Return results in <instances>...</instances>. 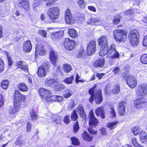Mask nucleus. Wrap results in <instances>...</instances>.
<instances>
[{
  "label": "nucleus",
  "instance_id": "nucleus-29",
  "mask_svg": "<svg viewBox=\"0 0 147 147\" xmlns=\"http://www.w3.org/2000/svg\"><path fill=\"white\" fill-rule=\"evenodd\" d=\"M20 107H14L10 108L9 110V113L10 115H14L18 112Z\"/></svg>",
  "mask_w": 147,
  "mask_h": 147
},
{
  "label": "nucleus",
  "instance_id": "nucleus-59",
  "mask_svg": "<svg viewBox=\"0 0 147 147\" xmlns=\"http://www.w3.org/2000/svg\"><path fill=\"white\" fill-rule=\"evenodd\" d=\"M91 128V127H90V128H88V131L91 134H96L97 132V131L94 130V129H92Z\"/></svg>",
  "mask_w": 147,
  "mask_h": 147
},
{
  "label": "nucleus",
  "instance_id": "nucleus-31",
  "mask_svg": "<svg viewBox=\"0 0 147 147\" xmlns=\"http://www.w3.org/2000/svg\"><path fill=\"white\" fill-rule=\"evenodd\" d=\"M45 53V51L42 47L40 48L39 49L38 46L36 47L35 51V56L37 55L38 53L40 55H42Z\"/></svg>",
  "mask_w": 147,
  "mask_h": 147
},
{
  "label": "nucleus",
  "instance_id": "nucleus-43",
  "mask_svg": "<svg viewBox=\"0 0 147 147\" xmlns=\"http://www.w3.org/2000/svg\"><path fill=\"white\" fill-rule=\"evenodd\" d=\"M63 31H59L56 32L54 34V37L55 38L59 39L62 36L63 34Z\"/></svg>",
  "mask_w": 147,
  "mask_h": 147
},
{
  "label": "nucleus",
  "instance_id": "nucleus-35",
  "mask_svg": "<svg viewBox=\"0 0 147 147\" xmlns=\"http://www.w3.org/2000/svg\"><path fill=\"white\" fill-rule=\"evenodd\" d=\"M82 136L84 139L86 141H90L92 140L93 138L92 137L88 135L86 131L84 132Z\"/></svg>",
  "mask_w": 147,
  "mask_h": 147
},
{
  "label": "nucleus",
  "instance_id": "nucleus-10",
  "mask_svg": "<svg viewBox=\"0 0 147 147\" xmlns=\"http://www.w3.org/2000/svg\"><path fill=\"white\" fill-rule=\"evenodd\" d=\"M65 20L66 22L69 24H73L75 22L74 18L71 14L70 11L69 9H66L65 13Z\"/></svg>",
  "mask_w": 147,
  "mask_h": 147
},
{
  "label": "nucleus",
  "instance_id": "nucleus-27",
  "mask_svg": "<svg viewBox=\"0 0 147 147\" xmlns=\"http://www.w3.org/2000/svg\"><path fill=\"white\" fill-rule=\"evenodd\" d=\"M109 49L108 47H101V49H100L99 53L100 55L102 57L107 53V55L108 56V51Z\"/></svg>",
  "mask_w": 147,
  "mask_h": 147
},
{
  "label": "nucleus",
  "instance_id": "nucleus-45",
  "mask_svg": "<svg viewBox=\"0 0 147 147\" xmlns=\"http://www.w3.org/2000/svg\"><path fill=\"white\" fill-rule=\"evenodd\" d=\"M141 62L144 64H147V54H143L141 57Z\"/></svg>",
  "mask_w": 147,
  "mask_h": 147
},
{
  "label": "nucleus",
  "instance_id": "nucleus-19",
  "mask_svg": "<svg viewBox=\"0 0 147 147\" xmlns=\"http://www.w3.org/2000/svg\"><path fill=\"white\" fill-rule=\"evenodd\" d=\"M101 20L98 19L90 18L87 21V23L92 25H100L101 24Z\"/></svg>",
  "mask_w": 147,
  "mask_h": 147
},
{
  "label": "nucleus",
  "instance_id": "nucleus-60",
  "mask_svg": "<svg viewBox=\"0 0 147 147\" xmlns=\"http://www.w3.org/2000/svg\"><path fill=\"white\" fill-rule=\"evenodd\" d=\"M142 44L144 46H147V35L144 37L142 42Z\"/></svg>",
  "mask_w": 147,
  "mask_h": 147
},
{
  "label": "nucleus",
  "instance_id": "nucleus-24",
  "mask_svg": "<svg viewBox=\"0 0 147 147\" xmlns=\"http://www.w3.org/2000/svg\"><path fill=\"white\" fill-rule=\"evenodd\" d=\"M69 36L73 38L77 37L78 36V33L77 31L74 28L69 29L68 31Z\"/></svg>",
  "mask_w": 147,
  "mask_h": 147
},
{
  "label": "nucleus",
  "instance_id": "nucleus-30",
  "mask_svg": "<svg viewBox=\"0 0 147 147\" xmlns=\"http://www.w3.org/2000/svg\"><path fill=\"white\" fill-rule=\"evenodd\" d=\"M18 88L21 91L25 92L28 90V87L24 83H20L18 86Z\"/></svg>",
  "mask_w": 147,
  "mask_h": 147
},
{
  "label": "nucleus",
  "instance_id": "nucleus-12",
  "mask_svg": "<svg viewBox=\"0 0 147 147\" xmlns=\"http://www.w3.org/2000/svg\"><path fill=\"white\" fill-rule=\"evenodd\" d=\"M125 77L127 78V83L128 86L131 88H135L137 85V82L135 78L131 75H126Z\"/></svg>",
  "mask_w": 147,
  "mask_h": 147
},
{
  "label": "nucleus",
  "instance_id": "nucleus-55",
  "mask_svg": "<svg viewBox=\"0 0 147 147\" xmlns=\"http://www.w3.org/2000/svg\"><path fill=\"white\" fill-rule=\"evenodd\" d=\"M110 117L112 118H114L116 116V114L115 111L114 109L111 108V111L110 112Z\"/></svg>",
  "mask_w": 147,
  "mask_h": 147
},
{
  "label": "nucleus",
  "instance_id": "nucleus-37",
  "mask_svg": "<svg viewBox=\"0 0 147 147\" xmlns=\"http://www.w3.org/2000/svg\"><path fill=\"white\" fill-rule=\"evenodd\" d=\"M72 95V92L71 90L68 89H66L63 94V96L65 98H67L70 97Z\"/></svg>",
  "mask_w": 147,
  "mask_h": 147
},
{
  "label": "nucleus",
  "instance_id": "nucleus-23",
  "mask_svg": "<svg viewBox=\"0 0 147 147\" xmlns=\"http://www.w3.org/2000/svg\"><path fill=\"white\" fill-rule=\"evenodd\" d=\"M46 71L42 67H39L37 71L38 76L40 78L45 76L46 74Z\"/></svg>",
  "mask_w": 147,
  "mask_h": 147
},
{
  "label": "nucleus",
  "instance_id": "nucleus-3",
  "mask_svg": "<svg viewBox=\"0 0 147 147\" xmlns=\"http://www.w3.org/2000/svg\"><path fill=\"white\" fill-rule=\"evenodd\" d=\"M139 34L138 30L136 29L131 30L129 32L128 38L130 40V43L133 46L138 45L139 42L138 37Z\"/></svg>",
  "mask_w": 147,
  "mask_h": 147
},
{
  "label": "nucleus",
  "instance_id": "nucleus-34",
  "mask_svg": "<svg viewBox=\"0 0 147 147\" xmlns=\"http://www.w3.org/2000/svg\"><path fill=\"white\" fill-rule=\"evenodd\" d=\"M63 69L65 72H69L72 69L71 66L68 64H65L63 67Z\"/></svg>",
  "mask_w": 147,
  "mask_h": 147
},
{
  "label": "nucleus",
  "instance_id": "nucleus-6",
  "mask_svg": "<svg viewBox=\"0 0 147 147\" xmlns=\"http://www.w3.org/2000/svg\"><path fill=\"white\" fill-rule=\"evenodd\" d=\"M119 56V53L116 50L115 45L112 44L109 47L108 51V57L112 59L118 58Z\"/></svg>",
  "mask_w": 147,
  "mask_h": 147
},
{
  "label": "nucleus",
  "instance_id": "nucleus-20",
  "mask_svg": "<svg viewBox=\"0 0 147 147\" xmlns=\"http://www.w3.org/2000/svg\"><path fill=\"white\" fill-rule=\"evenodd\" d=\"M105 59L103 57L98 59L94 63V66L96 67H102L105 64Z\"/></svg>",
  "mask_w": 147,
  "mask_h": 147
},
{
  "label": "nucleus",
  "instance_id": "nucleus-22",
  "mask_svg": "<svg viewBox=\"0 0 147 147\" xmlns=\"http://www.w3.org/2000/svg\"><path fill=\"white\" fill-rule=\"evenodd\" d=\"M62 117L61 116L55 114L53 115L52 119L53 121L55 122L57 124H61Z\"/></svg>",
  "mask_w": 147,
  "mask_h": 147
},
{
  "label": "nucleus",
  "instance_id": "nucleus-54",
  "mask_svg": "<svg viewBox=\"0 0 147 147\" xmlns=\"http://www.w3.org/2000/svg\"><path fill=\"white\" fill-rule=\"evenodd\" d=\"M64 86L61 84H59L57 85L55 88L56 90L57 91L61 90L63 89Z\"/></svg>",
  "mask_w": 147,
  "mask_h": 147
},
{
  "label": "nucleus",
  "instance_id": "nucleus-14",
  "mask_svg": "<svg viewBox=\"0 0 147 147\" xmlns=\"http://www.w3.org/2000/svg\"><path fill=\"white\" fill-rule=\"evenodd\" d=\"M57 53L53 49L51 48L50 51V59L53 65L56 64L57 60Z\"/></svg>",
  "mask_w": 147,
  "mask_h": 147
},
{
  "label": "nucleus",
  "instance_id": "nucleus-4",
  "mask_svg": "<svg viewBox=\"0 0 147 147\" xmlns=\"http://www.w3.org/2000/svg\"><path fill=\"white\" fill-rule=\"evenodd\" d=\"M60 12L59 9L57 7H51L48 9L47 13V15L51 20L54 22L58 18Z\"/></svg>",
  "mask_w": 147,
  "mask_h": 147
},
{
  "label": "nucleus",
  "instance_id": "nucleus-26",
  "mask_svg": "<svg viewBox=\"0 0 147 147\" xmlns=\"http://www.w3.org/2000/svg\"><path fill=\"white\" fill-rule=\"evenodd\" d=\"M45 85L48 87L54 85L56 83V80L55 78L46 79L45 82Z\"/></svg>",
  "mask_w": 147,
  "mask_h": 147
},
{
  "label": "nucleus",
  "instance_id": "nucleus-25",
  "mask_svg": "<svg viewBox=\"0 0 147 147\" xmlns=\"http://www.w3.org/2000/svg\"><path fill=\"white\" fill-rule=\"evenodd\" d=\"M75 109L81 117H83L85 115L84 109L82 105H79Z\"/></svg>",
  "mask_w": 147,
  "mask_h": 147
},
{
  "label": "nucleus",
  "instance_id": "nucleus-44",
  "mask_svg": "<svg viewBox=\"0 0 147 147\" xmlns=\"http://www.w3.org/2000/svg\"><path fill=\"white\" fill-rule=\"evenodd\" d=\"M49 66L50 65L49 62L48 61H46L43 62L42 65L40 66V67H42L44 69L47 71L49 69Z\"/></svg>",
  "mask_w": 147,
  "mask_h": 147
},
{
  "label": "nucleus",
  "instance_id": "nucleus-63",
  "mask_svg": "<svg viewBox=\"0 0 147 147\" xmlns=\"http://www.w3.org/2000/svg\"><path fill=\"white\" fill-rule=\"evenodd\" d=\"M21 69L26 71H28V68L27 66L25 65H23L20 67Z\"/></svg>",
  "mask_w": 147,
  "mask_h": 147
},
{
  "label": "nucleus",
  "instance_id": "nucleus-13",
  "mask_svg": "<svg viewBox=\"0 0 147 147\" xmlns=\"http://www.w3.org/2000/svg\"><path fill=\"white\" fill-rule=\"evenodd\" d=\"M98 44L101 47H108V37L105 35H102L98 40Z\"/></svg>",
  "mask_w": 147,
  "mask_h": 147
},
{
  "label": "nucleus",
  "instance_id": "nucleus-49",
  "mask_svg": "<svg viewBox=\"0 0 147 147\" xmlns=\"http://www.w3.org/2000/svg\"><path fill=\"white\" fill-rule=\"evenodd\" d=\"M5 67V65L3 61L0 58V73H2Z\"/></svg>",
  "mask_w": 147,
  "mask_h": 147
},
{
  "label": "nucleus",
  "instance_id": "nucleus-51",
  "mask_svg": "<svg viewBox=\"0 0 147 147\" xmlns=\"http://www.w3.org/2000/svg\"><path fill=\"white\" fill-rule=\"evenodd\" d=\"M41 1V0H35L33 4V7L34 8L39 5L40 4Z\"/></svg>",
  "mask_w": 147,
  "mask_h": 147
},
{
  "label": "nucleus",
  "instance_id": "nucleus-64",
  "mask_svg": "<svg viewBox=\"0 0 147 147\" xmlns=\"http://www.w3.org/2000/svg\"><path fill=\"white\" fill-rule=\"evenodd\" d=\"M31 129V125L28 122L27 124V131H30Z\"/></svg>",
  "mask_w": 147,
  "mask_h": 147
},
{
  "label": "nucleus",
  "instance_id": "nucleus-21",
  "mask_svg": "<svg viewBox=\"0 0 147 147\" xmlns=\"http://www.w3.org/2000/svg\"><path fill=\"white\" fill-rule=\"evenodd\" d=\"M95 113L97 116H100L102 119L105 118V112L102 107H99L96 109Z\"/></svg>",
  "mask_w": 147,
  "mask_h": 147
},
{
  "label": "nucleus",
  "instance_id": "nucleus-58",
  "mask_svg": "<svg viewBox=\"0 0 147 147\" xmlns=\"http://www.w3.org/2000/svg\"><path fill=\"white\" fill-rule=\"evenodd\" d=\"M3 104L4 101L3 96L2 95L0 94V108L3 106Z\"/></svg>",
  "mask_w": 147,
  "mask_h": 147
},
{
  "label": "nucleus",
  "instance_id": "nucleus-40",
  "mask_svg": "<svg viewBox=\"0 0 147 147\" xmlns=\"http://www.w3.org/2000/svg\"><path fill=\"white\" fill-rule=\"evenodd\" d=\"M78 116L76 112V109L74 110L71 114V119L73 121L77 120L78 118Z\"/></svg>",
  "mask_w": 147,
  "mask_h": 147
},
{
  "label": "nucleus",
  "instance_id": "nucleus-50",
  "mask_svg": "<svg viewBox=\"0 0 147 147\" xmlns=\"http://www.w3.org/2000/svg\"><path fill=\"white\" fill-rule=\"evenodd\" d=\"M79 128V126L78 124V121H77L74 125L73 127V131L75 132H77Z\"/></svg>",
  "mask_w": 147,
  "mask_h": 147
},
{
  "label": "nucleus",
  "instance_id": "nucleus-53",
  "mask_svg": "<svg viewBox=\"0 0 147 147\" xmlns=\"http://www.w3.org/2000/svg\"><path fill=\"white\" fill-rule=\"evenodd\" d=\"M38 33L41 36L45 37L46 36V31L43 30H39L38 31Z\"/></svg>",
  "mask_w": 147,
  "mask_h": 147
},
{
  "label": "nucleus",
  "instance_id": "nucleus-39",
  "mask_svg": "<svg viewBox=\"0 0 147 147\" xmlns=\"http://www.w3.org/2000/svg\"><path fill=\"white\" fill-rule=\"evenodd\" d=\"M74 80V76H71L70 77L66 78L64 80V82L66 84H71L72 83L73 81Z\"/></svg>",
  "mask_w": 147,
  "mask_h": 147
},
{
  "label": "nucleus",
  "instance_id": "nucleus-47",
  "mask_svg": "<svg viewBox=\"0 0 147 147\" xmlns=\"http://www.w3.org/2000/svg\"><path fill=\"white\" fill-rule=\"evenodd\" d=\"M121 16L119 15L116 16L114 17L113 20V23L115 24H117L120 21Z\"/></svg>",
  "mask_w": 147,
  "mask_h": 147
},
{
  "label": "nucleus",
  "instance_id": "nucleus-36",
  "mask_svg": "<svg viewBox=\"0 0 147 147\" xmlns=\"http://www.w3.org/2000/svg\"><path fill=\"white\" fill-rule=\"evenodd\" d=\"M120 92V88L119 85L116 84L113 86L112 90V92L115 94H117L119 93Z\"/></svg>",
  "mask_w": 147,
  "mask_h": 147
},
{
  "label": "nucleus",
  "instance_id": "nucleus-48",
  "mask_svg": "<svg viewBox=\"0 0 147 147\" xmlns=\"http://www.w3.org/2000/svg\"><path fill=\"white\" fill-rule=\"evenodd\" d=\"M30 115L33 120H34L37 118V115L34 112L33 110L30 111Z\"/></svg>",
  "mask_w": 147,
  "mask_h": 147
},
{
  "label": "nucleus",
  "instance_id": "nucleus-61",
  "mask_svg": "<svg viewBox=\"0 0 147 147\" xmlns=\"http://www.w3.org/2000/svg\"><path fill=\"white\" fill-rule=\"evenodd\" d=\"M7 60L8 62V63L9 65L11 66L12 65V64L13 63V61L12 60L10 56L8 55H7Z\"/></svg>",
  "mask_w": 147,
  "mask_h": 147
},
{
  "label": "nucleus",
  "instance_id": "nucleus-62",
  "mask_svg": "<svg viewBox=\"0 0 147 147\" xmlns=\"http://www.w3.org/2000/svg\"><path fill=\"white\" fill-rule=\"evenodd\" d=\"M119 71V67H115L113 70V71L115 74H117Z\"/></svg>",
  "mask_w": 147,
  "mask_h": 147
},
{
  "label": "nucleus",
  "instance_id": "nucleus-42",
  "mask_svg": "<svg viewBox=\"0 0 147 147\" xmlns=\"http://www.w3.org/2000/svg\"><path fill=\"white\" fill-rule=\"evenodd\" d=\"M8 81L7 80H4L2 82L1 86L3 89H6L8 87Z\"/></svg>",
  "mask_w": 147,
  "mask_h": 147
},
{
  "label": "nucleus",
  "instance_id": "nucleus-57",
  "mask_svg": "<svg viewBox=\"0 0 147 147\" xmlns=\"http://www.w3.org/2000/svg\"><path fill=\"white\" fill-rule=\"evenodd\" d=\"M63 121L65 123L68 124L70 123L69 116L67 115L63 119Z\"/></svg>",
  "mask_w": 147,
  "mask_h": 147
},
{
  "label": "nucleus",
  "instance_id": "nucleus-56",
  "mask_svg": "<svg viewBox=\"0 0 147 147\" xmlns=\"http://www.w3.org/2000/svg\"><path fill=\"white\" fill-rule=\"evenodd\" d=\"M133 13V11L131 9L125 11L123 13L124 15H131Z\"/></svg>",
  "mask_w": 147,
  "mask_h": 147
},
{
  "label": "nucleus",
  "instance_id": "nucleus-17",
  "mask_svg": "<svg viewBox=\"0 0 147 147\" xmlns=\"http://www.w3.org/2000/svg\"><path fill=\"white\" fill-rule=\"evenodd\" d=\"M39 90L40 95L42 98H44L50 95L51 92L48 90L42 88H40Z\"/></svg>",
  "mask_w": 147,
  "mask_h": 147
},
{
  "label": "nucleus",
  "instance_id": "nucleus-28",
  "mask_svg": "<svg viewBox=\"0 0 147 147\" xmlns=\"http://www.w3.org/2000/svg\"><path fill=\"white\" fill-rule=\"evenodd\" d=\"M139 135L140 140L142 143H143L145 140H147V136L145 131H141Z\"/></svg>",
  "mask_w": 147,
  "mask_h": 147
},
{
  "label": "nucleus",
  "instance_id": "nucleus-52",
  "mask_svg": "<svg viewBox=\"0 0 147 147\" xmlns=\"http://www.w3.org/2000/svg\"><path fill=\"white\" fill-rule=\"evenodd\" d=\"M131 131L135 135H137L139 132V129L137 127L132 128Z\"/></svg>",
  "mask_w": 147,
  "mask_h": 147
},
{
  "label": "nucleus",
  "instance_id": "nucleus-1",
  "mask_svg": "<svg viewBox=\"0 0 147 147\" xmlns=\"http://www.w3.org/2000/svg\"><path fill=\"white\" fill-rule=\"evenodd\" d=\"M89 93L91 96L89 101L92 102L94 99L96 103L97 104H100L102 101L101 90L100 89L96 90L95 86L89 90Z\"/></svg>",
  "mask_w": 147,
  "mask_h": 147
},
{
  "label": "nucleus",
  "instance_id": "nucleus-46",
  "mask_svg": "<svg viewBox=\"0 0 147 147\" xmlns=\"http://www.w3.org/2000/svg\"><path fill=\"white\" fill-rule=\"evenodd\" d=\"M77 3L78 6L81 8H84L86 6V3L84 0L78 1Z\"/></svg>",
  "mask_w": 147,
  "mask_h": 147
},
{
  "label": "nucleus",
  "instance_id": "nucleus-7",
  "mask_svg": "<svg viewBox=\"0 0 147 147\" xmlns=\"http://www.w3.org/2000/svg\"><path fill=\"white\" fill-rule=\"evenodd\" d=\"M136 92L138 96H145L147 94V85L144 84L138 86L136 89Z\"/></svg>",
  "mask_w": 147,
  "mask_h": 147
},
{
  "label": "nucleus",
  "instance_id": "nucleus-18",
  "mask_svg": "<svg viewBox=\"0 0 147 147\" xmlns=\"http://www.w3.org/2000/svg\"><path fill=\"white\" fill-rule=\"evenodd\" d=\"M145 102L143 99L138 98L135 101L134 106L136 108H140L144 105Z\"/></svg>",
  "mask_w": 147,
  "mask_h": 147
},
{
  "label": "nucleus",
  "instance_id": "nucleus-41",
  "mask_svg": "<svg viewBox=\"0 0 147 147\" xmlns=\"http://www.w3.org/2000/svg\"><path fill=\"white\" fill-rule=\"evenodd\" d=\"M72 144L74 145L78 146L80 144L78 140L75 137H72L71 138Z\"/></svg>",
  "mask_w": 147,
  "mask_h": 147
},
{
  "label": "nucleus",
  "instance_id": "nucleus-2",
  "mask_svg": "<svg viewBox=\"0 0 147 147\" xmlns=\"http://www.w3.org/2000/svg\"><path fill=\"white\" fill-rule=\"evenodd\" d=\"M114 39L119 42H124L127 39V32L123 30H116L113 32Z\"/></svg>",
  "mask_w": 147,
  "mask_h": 147
},
{
  "label": "nucleus",
  "instance_id": "nucleus-8",
  "mask_svg": "<svg viewBox=\"0 0 147 147\" xmlns=\"http://www.w3.org/2000/svg\"><path fill=\"white\" fill-rule=\"evenodd\" d=\"M76 43L74 40H70L69 38H65L64 41V46L67 50H71L74 49Z\"/></svg>",
  "mask_w": 147,
  "mask_h": 147
},
{
  "label": "nucleus",
  "instance_id": "nucleus-9",
  "mask_svg": "<svg viewBox=\"0 0 147 147\" xmlns=\"http://www.w3.org/2000/svg\"><path fill=\"white\" fill-rule=\"evenodd\" d=\"M96 50V42L94 40H91L87 48V52L89 56L93 55Z\"/></svg>",
  "mask_w": 147,
  "mask_h": 147
},
{
  "label": "nucleus",
  "instance_id": "nucleus-38",
  "mask_svg": "<svg viewBox=\"0 0 147 147\" xmlns=\"http://www.w3.org/2000/svg\"><path fill=\"white\" fill-rule=\"evenodd\" d=\"M15 144L20 146H21L24 144V141L22 139L21 137H19L17 138L15 142Z\"/></svg>",
  "mask_w": 147,
  "mask_h": 147
},
{
  "label": "nucleus",
  "instance_id": "nucleus-32",
  "mask_svg": "<svg viewBox=\"0 0 147 147\" xmlns=\"http://www.w3.org/2000/svg\"><path fill=\"white\" fill-rule=\"evenodd\" d=\"M118 123L117 121H116L113 122H109L107 125V126L111 129L115 128L117 126L116 125Z\"/></svg>",
  "mask_w": 147,
  "mask_h": 147
},
{
  "label": "nucleus",
  "instance_id": "nucleus-16",
  "mask_svg": "<svg viewBox=\"0 0 147 147\" xmlns=\"http://www.w3.org/2000/svg\"><path fill=\"white\" fill-rule=\"evenodd\" d=\"M32 46L30 41L27 40L24 42L23 46V51L25 52L29 53L32 49Z\"/></svg>",
  "mask_w": 147,
  "mask_h": 147
},
{
  "label": "nucleus",
  "instance_id": "nucleus-15",
  "mask_svg": "<svg viewBox=\"0 0 147 147\" xmlns=\"http://www.w3.org/2000/svg\"><path fill=\"white\" fill-rule=\"evenodd\" d=\"M126 105V103L125 101L121 102L118 104V112L120 115H123L125 114V106Z\"/></svg>",
  "mask_w": 147,
  "mask_h": 147
},
{
  "label": "nucleus",
  "instance_id": "nucleus-33",
  "mask_svg": "<svg viewBox=\"0 0 147 147\" xmlns=\"http://www.w3.org/2000/svg\"><path fill=\"white\" fill-rule=\"evenodd\" d=\"M20 5L24 9H27L29 7L28 0H21L19 3V5Z\"/></svg>",
  "mask_w": 147,
  "mask_h": 147
},
{
  "label": "nucleus",
  "instance_id": "nucleus-11",
  "mask_svg": "<svg viewBox=\"0 0 147 147\" xmlns=\"http://www.w3.org/2000/svg\"><path fill=\"white\" fill-rule=\"evenodd\" d=\"M89 125L90 127H95L98 123V119L94 117L93 111L91 110L89 113Z\"/></svg>",
  "mask_w": 147,
  "mask_h": 147
},
{
  "label": "nucleus",
  "instance_id": "nucleus-5",
  "mask_svg": "<svg viewBox=\"0 0 147 147\" xmlns=\"http://www.w3.org/2000/svg\"><path fill=\"white\" fill-rule=\"evenodd\" d=\"M14 105L16 107H20L22 101L24 102L25 100V96L22 95L19 91L16 90L14 92Z\"/></svg>",
  "mask_w": 147,
  "mask_h": 147
}]
</instances>
